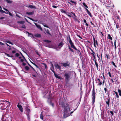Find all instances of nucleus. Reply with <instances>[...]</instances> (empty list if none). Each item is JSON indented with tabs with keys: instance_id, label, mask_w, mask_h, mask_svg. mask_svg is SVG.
<instances>
[{
	"instance_id": "obj_47",
	"label": "nucleus",
	"mask_w": 121,
	"mask_h": 121,
	"mask_svg": "<svg viewBox=\"0 0 121 121\" xmlns=\"http://www.w3.org/2000/svg\"><path fill=\"white\" fill-rule=\"evenodd\" d=\"M9 14L10 16H11L12 17H13V15L11 13H10V12H9Z\"/></svg>"
},
{
	"instance_id": "obj_12",
	"label": "nucleus",
	"mask_w": 121,
	"mask_h": 121,
	"mask_svg": "<svg viewBox=\"0 0 121 121\" xmlns=\"http://www.w3.org/2000/svg\"><path fill=\"white\" fill-rule=\"evenodd\" d=\"M55 66L56 68L57 69H59L60 70L61 69V66H59L58 64H55Z\"/></svg>"
},
{
	"instance_id": "obj_36",
	"label": "nucleus",
	"mask_w": 121,
	"mask_h": 121,
	"mask_svg": "<svg viewBox=\"0 0 121 121\" xmlns=\"http://www.w3.org/2000/svg\"><path fill=\"white\" fill-rule=\"evenodd\" d=\"M6 42L8 43H9L10 44L12 45H13V43H12L10 42V41H6Z\"/></svg>"
},
{
	"instance_id": "obj_57",
	"label": "nucleus",
	"mask_w": 121,
	"mask_h": 121,
	"mask_svg": "<svg viewBox=\"0 0 121 121\" xmlns=\"http://www.w3.org/2000/svg\"><path fill=\"white\" fill-rule=\"evenodd\" d=\"M52 7L55 8H56L57 7L55 5H53Z\"/></svg>"
},
{
	"instance_id": "obj_46",
	"label": "nucleus",
	"mask_w": 121,
	"mask_h": 121,
	"mask_svg": "<svg viewBox=\"0 0 121 121\" xmlns=\"http://www.w3.org/2000/svg\"><path fill=\"white\" fill-rule=\"evenodd\" d=\"M28 65L34 70L35 71V70L34 69V68L31 66L28 63Z\"/></svg>"
},
{
	"instance_id": "obj_32",
	"label": "nucleus",
	"mask_w": 121,
	"mask_h": 121,
	"mask_svg": "<svg viewBox=\"0 0 121 121\" xmlns=\"http://www.w3.org/2000/svg\"><path fill=\"white\" fill-rule=\"evenodd\" d=\"M25 69L27 70H28L29 69V67L28 66H25Z\"/></svg>"
},
{
	"instance_id": "obj_28",
	"label": "nucleus",
	"mask_w": 121,
	"mask_h": 121,
	"mask_svg": "<svg viewBox=\"0 0 121 121\" xmlns=\"http://www.w3.org/2000/svg\"><path fill=\"white\" fill-rule=\"evenodd\" d=\"M118 91L119 93V95L121 96V90L118 89Z\"/></svg>"
},
{
	"instance_id": "obj_56",
	"label": "nucleus",
	"mask_w": 121,
	"mask_h": 121,
	"mask_svg": "<svg viewBox=\"0 0 121 121\" xmlns=\"http://www.w3.org/2000/svg\"><path fill=\"white\" fill-rule=\"evenodd\" d=\"M22 65L24 66H25L26 65V64L25 63L23 62L22 63Z\"/></svg>"
},
{
	"instance_id": "obj_5",
	"label": "nucleus",
	"mask_w": 121,
	"mask_h": 121,
	"mask_svg": "<svg viewBox=\"0 0 121 121\" xmlns=\"http://www.w3.org/2000/svg\"><path fill=\"white\" fill-rule=\"evenodd\" d=\"M64 43H63L61 42L58 45V48H55V49L57 50H58V49H60L63 46Z\"/></svg>"
},
{
	"instance_id": "obj_7",
	"label": "nucleus",
	"mask_w": 121,
	"mask_h": 121,
	"mask_svg": "<svg viewBox=\"0 0 121 121\" xmlns=\"http://www.w3.org/2000/svg\"><path fill=\"white\" fill-rule=\"evenodd\" d=\"M69 42L70 44L71 47L72 48H73L75 47L72 41L71 40V39L70 37L69 38Z\"/></svg>"
},
{
	"instance_id": "obj_62",
	"label": "nucleus",
	"mask_w": 121,
	"mask_h": 121,
	"mask_svg": "<svg viewBox=\"0 0 121 121\" xmlns=\"http://www.w3.org/2000/svg\"><path fill=\"white\" fill-rule=\"evenodd\" d=\"M39 23H40L41 24L43 25L44 24V23H41V22H39Z\"/></svg>"
},
{
	"instance_id": "obj_22",
	"label": "nucleus",
	"mask_w": 121,
	"mask_h": 121,
	"mask_svg": "<svg viewBox=\"0 0 121 121\" xmlns=\"http://www.w3.org/2000/svg\"><path fill=\"white\" fill-rule=\"evenodd\" d=\"M33 12H26V13L29 15H31L33 14Z\"/></svg>"
},
{
	"instance_id": "obj_29",
	"label": "nucleus",
	"mask_w": 121,
	"mask_h": 121,
	"mask_svg": "<svg viewBox=\"0 0 121 121\" xmlns=\"http://www.w3.org/2000/svg\"><path fill=\"white\" fill-rule=\"evenodd\" d=\"M69 1H70V2H71V3L74 4L75 5H76V3L75 2L71 0H69Z\"/></svg>"
},
{
	"instance_id": "obj_19",
	"label": "nucleus",
	"mask_w": 121,
	"mask_h": 121,
	"mask_svg": "<svg viewBox=\"0 0 121 121\" xmlns=\"http://www.w3.org/2000/svg\"><path fill=\"white\" fill-rule=\"evenodd\" d=\"M34 36L37 38H40L41 37V35L40 34H36L34 35Z\"/></svg>"
},
{
	"instance_id": "obj_58",
	"label": "nucleus",
	"mask_w": 121,
	"mask_h": 121,
	"mask_svg": "<svg viewBox=\"0 0 121 121\" xmlns=\"http://www.w3.org/2000/svg\"><path fill=\"white\" fill-rule=\"evenodd\" d=\"M43 25V26L45 27H47V28H48V27L47 26H46V25H45V24H44V25Z\"/></svg>"
},
{
	"instance_id": "obj_54",
	"label": "nucleus",
	"mask_w": 121,
	"mask_h": 121,
	"mask_svg": "<svg viewBox=\"0 0 121 121\" xmlns=\"http://www.w3.org/2000/svg\"><path fill=\"white\" fill-rule=\"evenodd\" d=\"M16 16L20 18V17L16 13Z\"/></svg>"
},
{
	"instance_id": "obj_16",
	"label": "nucleus",
	"mask_w": 121,
	"mask_h": 121,
	"mask_svg": "<svg viewBox=\"0 0 121 121\" xmlns=\"http://www.w3.org/2000/svg\"><path fill=\"white\" fill-rule=\"evenodd\" d=\"M48 102L49 101V103L50 104V105H52V107H54V104H53L52 102V101H51V99H48Z\"/></svg>"
},
{
	"instance_id": "obj_63",
	"label": "nucleus",
	"mask_w": 121,
	"mask_h": 121,
	"mask_svg": "<svg viewBox=\"0 0 121 121\" xmlns=\"http://www.w3.org/2000/svg\"><path fill=\"white\" fill-rule=\"evenodd\" d=\"M106 56L107 57V59H108L109 58V56L107 54L106 55Z\"/></svg>"
},
{
	"instance_id": "obj_1",
	"label": "nucleus",
	"mask_w": 121,
	"mask_h": 121,
	"mask_svg": "<svg viewBox=\"0 0 121 121\" xmlns=\"http://www.w3.org/2000/svg\"><path fill=\"white\" fill-rule=\"evenodd\" d=\"M60 105L64 107V117L65 118L68 116V113L70 111V108L67 104L64 103L63 102L60 101L59 102Z\"/></svg>"
},
{
	"instance_id": "obj_40",
	"label": "nucleus",
	"mask_w": 121,
	"mask_h": 121,
	"mask_svg": "<svg viewBox=\"0 0 121 121\" xmlns=\"http://www.w3.org/2000/svg\"><path fill=\"white\" fill-rule=\"evenodd\" d=\"M87 13L90 16V17H92V15H91V14L89 11L88 12H87Z\"/></svg>"
},
{
	"instance_id": "obj_50",
	"label": "nucleus",
	"mask_w": 121,
	"mask_h": 121,
	"mask_svg": "<svg viewBox=\"0 0 121 121\" xmlns=\"http://www.w3.org/2000/svg\"><path fill=\"white\" fill-rule=\"evenodd\" d=\"M76 109H77V108H76L75 109H74V111H73L71 112H70V114H72V113H73V112L74 111H75Z\"/></svg>"
},
{
	"instance_id": "obj_25",
	"label": "nucleus",
	"mask_w": 121,
	"mask_h": 121,
	"mask_svg": "<svg viewBox=\"0 0 121 121\" xmlns=\"http://www.w3.org/2000/svg\"><path fill=\"white\" fill-rule=\"evenodd\" d=\"M61 12L62 13L65 14L67 13V12H66L64 10L61 9L60 10Z\"/></svg>"
},
{
	"instance_id": "obj_53",
	"label": "nucleus",
	"mask_w": 121,
	"mask_h": 121,
	"mask_svg": "<svg viewBox=\"0 0 121 121\" xmlns=\"http://www.w3.org/2000/svg\"><path fill=\"white\" fill-rule=\"evenodd\" d=\"M104 90L105 91V93H106V91L107 90V89L106 88H104Z\"/></svg>"
},
{
	"instance_id": "obj_9",
	"label": "nucleus",
	"mask_w": 121,
	"mask_h": 121,
	"mask_svg": "<svg viewBox=\"0 0 121 121\" xmlns=\"http://www.w3.org/2000/svg\"><path fill=\"white\" fill-rule=\"evenodd\" d=\"M17 107L18 108L19 110L22 112L23 111V108L22 106L19 104V103H18L17 105Z\"/></svg>"
},
{
	"instance_id": "obj_60",
	"label": "nucleus",
	"mask_w": 121,
	"mask_h": 121,
	"mask_svg": "<svg viewBox=\"0 0 121 121\" xmlns=\"http://www.w3.org/2000/svg\"><path fill=\"white\" fill-rule=\"evenodd\" d=\"M16 53V51H13L12 52V53Z\"/></svg>"
},
{
	"instance_id": "obj_14",
	"label": "nucleus",
	"mask_w": 121,
	"mask_h": 121,
	"mask_svg": "<svg viewBox=\"0 0 121 121\" xmlns=\"http://www.w3.org/2000/svg\"><path fill=\"white\" fill-rule=\"evenodd\" d=\"M34 24L41 31L42 30V29L41 27L39 25L37 24L35 22L34 23Z\"/></svg>"
},
{
	"instance_id": "obj_21",
	"label": "nucleus",
	"mask_w": 121,
	"mask_h": 121,
	"mask_svg": "<svg viewBox=\"0 0 121 121\" xmlns=\"http://www.w3.org/2000/svg\"><path fill=\"white\" fill-rule=\"evenodd\" d=\"M95 63L96 66V67L97 68V69H98V65L97 62L96 61V60H95Z\"/></svg>"
},
{
	"instance_id": "obj_8",
	"label": "nucleus",
	"mask_w": 121,
	"mask_h": 121,
	"mask_svg": "<svg viewBox=\"0 0 121 121\" xmlns=\"http://www.w3.org/2000/svg\"><path fill=\"white\" fill-rule=\"evenodd\" d=\"M62 66L64 67L69 66L70 65V63L68 61L64 63H62Z\"/></svg>"
},
{
	"instance_id": "obj_11",
	"label": "nucleus",
	"mask_w": 121,
	"mask_h": 121,
	"mask_svg": "<svg viewBox=\"0 0 121 121\" xmlns=\"http://www.w3.org/2000/svg\"><path fill=\"white\" fill-rule=\"evenodd\" d=\"M93 41H94V46L95 48H96V45L95 44H96L97 46H98V43H97V41L96 40H95V39L94 38H93Z\"/></svg>"
},
{
	"instance_id": "obj_15",
	"label": "nucleus",
	"mask_w": 121,
	"mask_h": 121,
	"mask_svg": "<svg viewBox=\"0 0 121 121\" xmlns=\"http://www.w3.org/2000/svg\"><path fill=\"white\" fill-rule=\"evenodd\" d=\"M114 92L116 94V98H117V100L118 101L117 102H118L119 101V96L118 95V93H117V92L115 91H114Z\"/></svg>"
},
{
	"instance_id": "obj_10",
	"label": "nucleus",
	"mask_w": 121,
	"mask_h": 121,
	"mask_svg": "<svg viewBox=\"0 0 121 121\" xmlns=\"http://www.w3.org/2000/svg\"><path fill=\"white\" fill-rule=\"evenodd\" d=\"M19 58L21 59L20 61L22 62H23L24 61H25L26 62H27L24 56H23V58H22V57L20 56H19Z\"/></svg>"
},
{
	"instance_id": "obj_3",
	"label": "nucleus",
	"mask_w": 121,
	"mask_h": 121,
	"mask_svg": "<svg viewBox=\"0 0 121 121\" xmlns=\"http://www.w3.org/2000/svg\"><path fill=\"white\" fill-rule=\"evenodd\" d=\"M95 94L96 93L94 87L92 90V102L93 104L95 101Z\"/></svg>"
},
{
	"instance_id": "obj_37",
	"label": "nucleus",
	"mask_w": 121,
	"mask_h": 121,
	"mask_svg": "<svg viewBox=\"0 0 121 121\" xmlns=\"http://www.w3.org/2000/svg\"><path fill=\"white\" fill-rule=\"evenodd\" d=\"M73 18L75 21H77V19L76 18V16L73 17Z\"/></svg>"
},
{
	"instance_id": "obj_41",
	"label": "nucleus",
	"mask_w": 121,
	"mask_h": 121,
	"mask_svg": "<svg viewBox=\"0 0 121 121\" xmlns=\"http://www.w3.org/2000/svg\"><path fill=\"white\" fill-rule=\"evenodd\" d=\"M91 50L92 52L91 53V54L92 55H95V52H94V51L92 49H91Z\"/></svg>"
},
{
	"instance_id": "obj_49",
	"label": "nucleus",
	"mask_w": 121,
	"mask_h": 121,
	"mask_svg": "<svg viewBox=\"0 0 121 121\" xmlns=\"http://www.w3.org/2000/svg\"><path fill=\"white\" fill-rule=\"evenodd\" d=\"M70 50L71 51V52H74V51L73 50V49H72L71 48H70Z\"/></svg>"
},
{
	"instance_id": "obj_64",
	"label": "nucleus",
	"mask_w": 121,
	"mask_h": 121,
	"mask_svg": "<svg viewBox=\"0 0 121 121\" xmlns=\"http://www.w3.org/2000/svg\"><path fill=\"white\" fill-rule=\"evenodd\" d=\"M22 27V28H25L26 27L24 25H23Z\"/></svg>"
},
{
	"instance_id": "obj_43",
	"label": "nucleus",
	"mask_w": 121,
	"mask_h": 121,
	"mask_svg": "<svg viewBox=\"0 0 121 121\" xmlns=\"http://www.w3.org/2000/svg\"><path fill=\"white\" fill-rule=\"evenodd\" d=\"M108 74L109 75V76L111 78L112 77V75H111V73L110 72H109L108 73Z\"/></svg>"
},
{
	"instance_id": "obj_39",
	"label": "nucleus",
	"mask_w": 121,
	"mask_h": 121,
	"mask_svg": "<svg viewBox=\"0 0 121 121\" xmlns=\"http://www.w3.org/2000/svg\"><path fill=\"white\" fill-rule=\"evenodd\" d=\"M5 54L7 56H9L10 57H12L13 56L10 55L9 54H8L5 53Z\"/></svg>"
},
{
	"instance_id": "obj_13",
	"label": "nucleus",
	"mask_w": 121,
	"mask_h": 121,
	"mask_svg": "<svg viewBox=\"0 0 121 121\" xmlns=\"http://www.w3.org/2000/svg\"><path fill=\"white\" fill-rule=\"evenodd\" d=\"M26 7L28 8H30L31 9H35L36 8V7L35 6H33L31 5H27L26 6Z\"/></svg>"
},
{
	"instance_id": "obj_38",
	"label": "nucleus",
	"mask_w": 121,
	"mask_h": 121,
	"mask_svg": "<svg viewBox=\"0 0 121 121\" xmlns=\"http://www.w3.org/2000/svg\"><path fill=\"white\" fill-rule=\"evenodd\" d=\"M16 57H18L20 55V54L18 53H16L15 54Z\"/></svg>"
},
{
	"instance_id": "obj_59",
	"label": "nucleus",
	"mask_w": 121,
	"mask_h": 121,
	"mask_svg": "<svg viewBox=\"0 0 121 121\" xmlns=\"http://www.w3.org/2000/svg\"><path fill=\"white\" fill-rule=\"evenodd\" d=\"M83 21L85 23H86V21L85 19H84Z\"/></svg>"
},
{
	"instance_id": "obj_44",
	"label": "nucleus",
	"mask_w": 121,
	"mask_h": 121,
	"mask_svg": "<svg viewBox=\"0 0 121 121\" xmlns=\"http://www.w3.org/2000/svg\"><path fill=\"white\" fill-rule=\"evenodd\" d=\"M13 43L14 44H16L17 43V42L16 40H13Z\"/></svg>"
},
{
	"instance_id": "obj_30",
	"label": "nucleus",
	"mask_w": 121,
	"mask_h": 121,
	"mask_svg": "<svg viewBox=\"0 0 121 121\" xmlns=\"http://www.w3.org/2000/svg\"><path fill=\"white\" fill-rule=\"evenodd\" d=\"M5 1L9 3H11L12 2V1H11L9 0H5Z\"/></svg>"
},
{
	"instance_id": "obj_17",
	"label": "nucleus",
	"mask_w": 121,
	"mask_h": 121,
	"mask_svg": "<svg viewBox=\"0 0 121 121\" xmlns=\"http://www.w3.org/2000/svg\"><path fill=\"white\" fill-rule=\"evenodd\" d=\"M26 32L28 34V36L30 37H31V38H34V36L33 35V34H32L30 33H29V32Z\"/></svg>"
},
{
	"instance_id": "obj_52",
	"label": "nucleus",
	"mask_w": 121,
	"mask_h": 121,
	"mask_svg": "<svg viewBox=\"0 0 121 121\" xmlns=\"http://www.w3.org/2000/svg\"><path fill=\"white\" fill-rule=\"evenodd\" d=\"M68 14H70L69 13H68L67 12V13L65 14L69 17V15Z\"/></svg>"
},
{
	"instance_id": "obj_4",
	"label": "nucleus",
	"mask_w": 121,
	"mask_h": 121,
	"mask_svg": "<svg viewBox=\"0 0 121 121\" xmlns=\"http://www.w3.org/2000/svg\"><path fill=\"white\" fill-rule=\"evenodd\" d=\"M48 110L47 109H44L42 112H41V113L40 114V118L42 120H43V114L44 115V113L45 114H46L48 112Z\"/></svg>"
},
{
	"instance_id": "obj_26",
	"label": "nucleus",
	"mask_w": 121,
	"mask_h": 121,
	"mask_svg": "<svg viewBox=\"0 0 121 121\" xmlns=\"http://www.w3.org/2000/svg\"><path fill=\"white\" fill-rule=\"evenodd\" d=\"M110 101V100H109V101H106V102H105L106 104L108 105V107L109 105Z\"/></svg>"
},
{
	"instance_id": "obj_18",
	"label": "nucleus",
	"mask_w": 121,
	"mask_h": 121,
	"mask_svg": "<svg viewBox=\"0 0 121 121\" xmlns=\"http://www.w3.org/2000/svg\"><path fill=\"white\" fill-rule=\"evenodd\" d=\"M97 80L98 81V85H101L102 84L101 80H100L99 78Z\"/></svg>"
},
{
	"instance_id": "obj_61",
	"label": "nucleus",
	"mask_w": 121,
	"mask_h": 121,
	"mask_svg": "<svg viewBox=\"0 0 121 121\" xmlns=\"http://www.w3.org/2000/svg\"><path fill=\"white\" fill-rule=\"evenodd\" d=\"M71 13H72L73 14V15L74 16V17L76 16L75 15V14L74 13H73V12H71Z\"/></svg>"
},
{
	"instance_id": "obj_48",
	"label": "nucleus",
	"mask_w": 121,
	"mask_h": 121,
	"mask_svg": "<svg viewBox=\"0 0 121 121\" xmlns=\"http://www.w3.org/2000/svg\"><path fill=\"white\" fill-rule=\"evenodd\" d=\"M6 11V13H6L7 14H8V13L9 14V11L8 10H7V11Z\"/></svg>"
},
{
	"instance_id": "obj_51",
	"label": "nucleus",
	"mask_w": 121,
	"mask_h": 121,
	"mask_svg": "<svg viewBox=\"0 0 121 121\" xmlns=\"http://www.w3.org/2000/svg\"><path fill=\"white\" fill-rule=\"evenodd\" d=\"M116 28L117 29H118L119 28V26L116 24Z\"/></svg>"
},
{
	"instance_id": "obj_34",
	"label": "nucleus",
	"mask_w": 121,
	"mask_h": 121,
	"mask_svg": "<svg viewBox=\"0 0 121 121\" xmlns=\"http://www.w3.org/2000/svg\"><path fill=\"white\" fill-rule=\"evenodd\" d=\"M111 63H112V65H114L115 67H116V68L117 67V66L116 65H115V63L113 62V61H112Z\"/></svg>"
},
{
	"instance_id": "obj_42",
	"label": "nucleus",
	"mask_w": 121,
	"mask_h": 121,
	"mask_svg": "<svg viewBox=\"0 0 121 121\" xmlns=\"http://www.w3.org/2000/svg\"><path fill=\"white\" fill-rule=\"evenodd\" d=\"M114 45L115 46V48L116 49V40H115L114 42Z\"/></svg>"
},
{
	"instance_id": "obj_6",
	"label": "nucleus",
	"mask_w": 121,
	"mask_h": 121,
	"mask_svg": "<svg viewBox=\"0 0 121 121\" xmlns=\"http://www.w3.org/2000/svg\"><path fill=\"white\" fill-rule=\"evenodd\" d=\"M51 70L54 73L55 76L56 78L60 79H62V78H61V77H60V76H59V75L56 74L55 73V71L52 69H51Z\"/></svg>"
},
{
	"instance_id": "obj_2",
	"label": "nucleus",
	"mask_w": 121,
	"mask_h": 121,
	"mask_svg": "<svg viewBox=\"0 0 121 121\" xmlns=\"http://www.w3.org/2000/svg\"><path fill=\"white\" fill-rule=\"evenodd\" d=\"M65 81L67 82L72 78L71 73L70 71L65 72L64 74Z\"/></svg>"
},
{
	"instance_id": "obj_33",
	"label": "nucleus",
	"mask_w": 121,
	"mask_h": 121,
	"mask_svg": "<svg viewBox=\"0 0 121 121\" xmlns=\"http://www.w3.org/2000/svg\"><path fill=\"white\" fill-rule=\"evenodd\" d=\"M43 41L46 42L47 43H49L50 42H51V41L49 40H43Z\"/></svg>"
},
{
	"instance_id": "obj_24",
	"label": "nucleus",
	"mask_w": 121,
	"mask_h": 121,
	"mask_svg": "<svg viewBox=\"0 0 121 121\" xmlns=\"http://www.w3.org/2000/svg\"><path fill=\"white\" fill-rule=\"evenodd\" d=\"M107 38L111 40H112V38L111 37L110 35L109 34H108Z\"/></svg>"
},
{
	"instance_id": "obj_35",
	"label": "nucleus",
	"mask_w": 121,
	"mask_h": 121,
	"mask_svg": "<svg viewBox=\"0 0 121 121\" xmlns=\"http://www.w3.org/2000/svg\"><path fill=\"white\" fill-rule=\"evenodd\" d=\"M83 5L86 7L88 8V7L87 6V5L85 3H83Z\"/></svg>"
},
{
	"instance_id": "obj_27",
	"label": "nucleus",
	"mask_w": 121,
	"mask_h": 121,
	"mask_svg": "<svg viewBox=\"0 0 121 121\" xmlns=\"http://www.w3.org/2000/svg\"><path fill=\"white\" fill-rule=\"evenodd\" d=\"M110 100V98L109 96L108 95V98H106L105 99V101L106 102V101Z\"/></svg>"
},
{
	"instance_id": "obj_31",
	"label": "nucleus",
	"mask_w": 121,
	"mask_h": 121,
	"mask_svg": "<svg viewBox=\"0 0 121 121\" xmlns=\"http://www.w3.org/2000/svg\"><path fill=\"white\" fill-rule=\"evenodd\" d=\"M43 65H44L45 66V68L46 70H47L48 69V68L47 66V65H46V64L43 63Z\"/></svg>"
},
{
	"instance_id": "obj_20",
	"label": "nucleus",
	"mask_w": 121,
	"mask_h": 121,
	"mask_svg": "<svg viewBox=\"0 0 121 121\" xmlns=\"http://www.w3.org/2000/svg\"><path fill=\"white\" fill-rule=\"evenodd\" d=\"M74 49H75L77 51V52L79 55L80 54H81V52L80 51H79V50H78V49H77L75 47H74L73 48Z\"/></svg>"
},
{
	"instance_id": "obj_23",
	"label": "nucleus",
	"mask_w": 121,
	"mask_h": 121,
	"mask_svg": "<svg viewBox=\"0 0 121 121\" xmlns=\"http://www.w3.org/2000/svg\"><path fill=\"white\" fill-rule=\"evenodd\" d=\"M26 109L27 111V112L28 113H29L30 112V110L27 107V106H26Z\"/></svg>"
},
{
	"instance_id": "obj_55",
	"label": "nucleus",
	"mask_w": 121,
	"mask_h": 121,
	"mask_svg": "<svg viewBox=\"0 0 121 121\" xmlns=\"http://www.w3.org/2000/svg\"><path fill=\"white\" fill-rule=\"evenodd\" d=\"M28 18H29V19H30V20H32V21H33V19L30 17H27Z\"/></svg>"
},
{
	"instance_id": "obj_45",
	"label": "nucleus",
	"mask_w": 121,
	"mask_h": 121,
	"mask_svg": "<svg viewBox=\"0 0 121 121\" xmlns=\"http://www.w3.org/2000/svg\"><path fill=\"white\" fill-rule=\"evenodd\" d=\"M32 63L34 64L35 66H36L37 68H39V67L35 63Z\"/></svg>"
}]
</instances>
